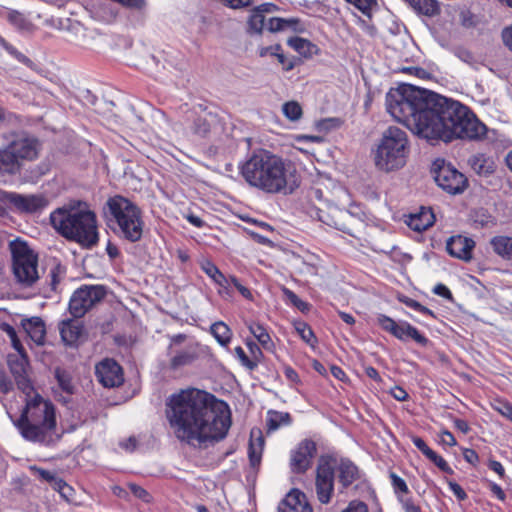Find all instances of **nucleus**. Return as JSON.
Masks as SVG:
<instances>
[{
    "label": "nucleus",
    "instance_id": "obj_1",
    "mask_svg": "<svg viewBox=\"0 0 512 512\" xmlns=\"http://www.w3.org/2000/svg\"><path fill=\"white\" fill-rule=\"evenodd\" d=\"M387 111L414 134L426 140H481L487 127L465 105L409 84L386 95Z\"/></svg>",
    "mask_w": 512,
    "mask_h": 512
},
{
    "label": "nucleus",
    "instance_id": "obj_2",
    "mask_svg": "<svg viewBox=\"0 0 512 512\" xmlns=\"http://www.w3.org/2000/svg\"><path fill=\"white\" fill-rule=\"evenodd\" d=\"M166 417L178 440L199 448L223 440L231 427L229 406L194 388L168 397Z\"/></svg>",
    "mask_w": 512,
    "mask_h": 512
},
{
    "label": "nucleus",
    "instance_id": "obj_3",
    "mask_svg": "<svg viewBox=\"0 0 512 512\" xmlns=\"http://www.w3.org/2000/svg\"><path fill=\"white\" fill-rule=\"evenodd\" d=\"M249 186L267 194H292L300 186L295 165L266 149L254 150L240 167Z\"/></svg>",
    "mask_w": 512,
    "mask_h": 512
},
{
    "label": "nucleus",
    "instance_id": "obj_4",
    "mask_svg": "<svg viewBox=\"0 0 512 512\" xmlns=\"http://www.w3.org/2000/svg\"><path fill=\"white\" fill-rule=\"evenodd\" d=\"M17 387L25 394V406L14 421L20 435L27 441L44 446L55 444L57 433L55 407L49 400L35 392L26 375L15 378Z\"/></svg>",
    "mask_w": 512,
    "mask_h": 512
},
{
    "label": "nucleus",
    "instance_id": "obj_5",
    "mask_svg": "<svg viewBox=\"0 0 512 512\" xmlns=\"http://www.w3.org/2000/svg\"><path fill=\"white\" fill-rule=\"evenodd\" d=\"M52 227L67 240L84 248H92L99 241L97 217L88 203L70 201L50 214Z\"/></svg>",
    "mask_w": 512,
    "mask_h": 512
},
{
    "label": "nucleus",
    "instance_id": "obj_6",
    "mask_svg": "<svg viewBox=\"0 0 512 512\" xmlns=\"http://www.w3.org/2000/svg\"><path fill=\"white\" fill-rule=\"evenodd\" d=\"M105 216L116 224L114 232L129 242L142 238L144 221L141 209L129 199L116 195L110 197L105 205Z\"/></svg>",
    "mask_w": 512,
    "mask_h": 512
},
{
    "label": "nucleus",
    "instance_id": "obj_7",
    "mask_svg": "<svg viewBox=\"0 0 512 512\" xmlns=\"http://www.w3.org/2000/svg\"><path fill=\"white\" fill-rule=\"evenodd\" d=\"M39 141L24 132L13 133L7 145L0 149V175H15L22 169L23 162L33 161L38 157Z\"/></svg>",
    "mask_w": 512,
    "mask_h": 512
},
{
    "label": "nucleus",
    "instance_id": "obj_8",
    "mask_svg": "<svg viewBox=\"0 0 512 512\" xmlns=\"http://www.w3.org/2000/svg\"><path fill=\"white\" fill-rule=\"evenodd\" d=\"M409 141L407 133L395 126L384 131L377 147L374 161L376 167L385 172L402 168L407 161Z\"/></svg>",
    "mask_w": 512,
    "mask_h": 512
},
{
    "label": "nucleus",
    "instance_id": "obj_9",
    "mask_svg": "<svg viewBox=\"0 0 512 512\" xmlns=\"http://www.w3.org/2000/svg\"><path fill=\"white\" fill-rule=\"evenodd\" d=\"M9 249L14 280L21 287H32L39 279L38 255L19 238L9 243Z\"/></svg>",
    "mask_w": 512,
    "mask_h": 512
},
{
    "label": "nucleus",
    "instance_id": "obj_10",
    "mask_svg": "<svg viewBox=\"0 0 512 512\" xmlns=\"http://www.w3.org/2000/svg\"><path fill=\"white\" fill-rule=\"evenodd\" d=\"M274 8H276L275 5L264 3L253 9L248 19V31L256 34H260L264 28L270 32L290 30L301 33L305 31V26L298 18L271 17L266 20L265 13H271Z\"/></svg>",
    "mask_w": 512,
    "mask_h": 512
},
{
    "label": "nucleus",
    "instance_id": "obj_11",
    "mask_svg": "<svg viewBox=\"0 0 512 512\" xmlns=\"http://www.w3.org/2000/svg\"><path fill=\"white\" fill-rule=\"evenodd\" d=\"M431 173L437 185L449 194H459L466 188V177L443 159L433 162Z\"/></svg>",
    "mask_w": 512,
    "mask_h": 512
},
{
    "label": "nucleus",
    "instance_id": "obj_12",
    "mask_svg": "<svg viewBox=\"0 0 512 512\" xmlns=\"http://www.w3.org/2000/svg\"><path fill=\"white\" fill-rule=\"evenodd\" d=\"M106 295L102 285H83L70 298L69 311L75 318H80L99 303Z\"/></svg>",
    "mask_w": 512,
    "mask_h": 512
},
{
    "label": "nucleus",
    "instance_id": "obj_13",
    "mask_svg": "<svg viewBox=\"0 0 512 512\" xmlns=\"http://www.w3.org/2000/svg\"><path fill=\"white\" fill-rule=\"evenodd\" d=\"M335 466L332 459L321 457L316 468L315 487L318 500L327 504L334 491Z\"/></svg>",
    "mask_w": 512,
    "mask_h": 512
},
{
    "label": "nucleus",
    "instance_id": "obj_14",
    "mask_svg": "<svg viewBox=\"0 0 512 512\" xmlns=\"http://www.w3.org/2000/svg\"><path fill=\"white\" fill-rule=\"evenodd\" d=\"M377 323L384 331L392 334L395 338L401 341L413 339L416 343L422 346H425L428 343V339L421 334L417 328L406 321L396 322L384 314H379L377 317Z\"/></svg>",
    "mask_w": 512,
    "mask_h": 512
},
{
    "label": "nucleus",
    "instance_id": "obj_15",
    "mask_svg": "<svg viewBox=\"0 0 512 512\" xmlns=\"http://www.w3.org/2000/svg\"><path fill=\"white\" fill-rule=\"evenodd\" d=\"M317 452L316 443L305 439L301 441L290 454V467L294 473L306 472Z\"/></svg>",
    "mask_w": 512,
    "mask_h": 512
},
{
    "label": "nucleus",
    "instance_id": "obj_16",
    "mask_svg": "<svg viewBox=\"0 0 512 512\" xmlns=\"http://www.w3.org/2000/svg\"><path fill=\"white\" fill-rule=\"evenodd\" d=\"M98 381L107 388L118 387L124 382L123 370L113 359H104L96 365Z\"/></svg>",
    "mask_w": 512,
    "mask_h": 512
},
{
    "label": "nucleus",
    "instance_id": "obj_17",
    "mask_svg": "<svg viewBox=\"0 0 512 512\" xmlns=\"http://www.w3.org/2000/svg\"><path fill=\"white\" fill-rule=\"evenodd\" d=\"M475 242L471 238L461 235L452 236L446 243L447 252L458 259L470 261Z\"/></svg>",
    "mask_w": 512,
    "mask_h": 512
},
{
    "label": "nucleus",
    "instance_id": "obj_18",
    "mask_svg": "<svg viewBox=\"0 0 512 512\" xmlns=\"http://www.w3.org/2000/svg\"><path fill=\"white\" fill-rule=\"evenodd\" d=\"M278 512H313L306 495L300 490H291L280 502Z\"/></svg>",
    "mask_w": 512,
    "mask_h": 512
},
{
    "label": "nucleus",
    "instance_id": "obj_19",
    "mask_svg": "<svg viewBox=\"0 0 512 512\" xmlns=\"http://www.w3.org/2000/svg\"><path fill=\"white\" fill-rule=\"evenodd\" d=\"M19 212L34 213L47 206V200L42 195H22L14 192L13 205Z\"/></svg>",
    "mask_w": 512,
    "mask_h": 512
},
{
    "label": "nucleus",
    "instance_id": "obj_20",
    "mask_svg": "<svg viewBox=\"0 0 512 512\" xmlns=\"http://www.w3.org/2000/svg\"><path fill=\"white\" fill-rule=\"evenodd\" d=\"M468 164L471 169L480 177H489L497 168L495 160L485 154H475L469 157Z\"/></svg>",
    "mask_w": 512,
    "mask_h": 512
},
{
    "label": "nucleus",
    "instance_id": "obj_21",
    "mask_svg": "<svg viewBox=\"0 0 512 512\" xmlns=\"http://www.w3.org/2000/svg\"><path fill=\"white\" fill-rule=\"evenodd\" d=\"M22 326L30 338L37 344H43L46 335L45 324L39 317L23 320Z\"/></svg>",
    "mask_w": 512,
    "mask_h": 512
},
{
    "label": "nucleus",
    "instance_id": "obj_22",
    "mask_svg": "<svg viewBox=\"0 0 512 512\" xmlns=\"http://www.w3.org/2000/svg\"><path fill=\"white\" fill-rule=\"evenodd\" d=\"M434 223V215L430 209L422 208L420 213L411 214L407 221V225L414 231H423L432 226Z\"/></svg>",
    "mask_w": 512,
    "mask_h": 512
},
{
    "label": "nucleus",
    "instance_id": "obj_23",
    "mask_svg": "<svg viewBox=\"0 0 512 512\" xmlns=\"http://www.w3.org/2000/svg\"><path fill=\"white\" fill-rule=\"evenodd\" d=\"M339 482L343 488L350 486L358 479V468L350 460H341L337 467Z\"/></svg>",
    "mask_w": 512,
    "mask_h": 512
},
{
    "label": "nucleus",
    "instance_id": "obj_24",
    "mask_svg": "<svg viewBox=\"0 0 512 512\" xmlns=\"http://www.w3.org/2000/svg\"><path fill=\"white\" fill-rule=\"evenodd\" d=\"M217 119L214 115L209 114L205 117H198L192 125V131L195 135L201 138L208 137L215 129Z\"/></svg>",
    "mask_w": 512,
    "mask_h": 512
},
{
    "label": "nucleus",
    "instance_id": "obj_25",
    "mask_svg": "<svg viewBox=\"0 0 512 512\" xmlns=\"http://www.w3.org/2000/svg\"><path fill=\"white\" fill-rule=\"evenodd\" d=\"M197 358L195 350L191 347H187L176 351L170 359V367L173 370H178L182 367L192 364Z\"/></svg>",
    "mask_w": 512,
    "mask_h": 512
},
{
    "label": "nucleus",
    "instance_id": "obj_26",
    "mask_svg": "<svg viewBox=\"0 0 512 512\" xmlns=\"http://www.w3.org/2000/svg\"><path fill=\"white\" fill-rule=\"evenodd\" d=\"M62 340L67 345H73L77 342L82 334V327L73 320L63 321L60 327Z\"/></svg>",
    "mask_w": 512,
    "mask_h": 512
},
{
    "label": "nucleus",
    "instance_id": "obj_27",
    "mask_svg": "<svg viewBox=\"0 0 512 512\" xmlns=\"http://www.w3.org/2000/svg\"><path fill=\"white\" fill-rule=\"evenodd\" d=\"M490 244L498 256L506 260H512V237L495 236L491 239Z\"/></svg>",
    "mask_w": 512,
    "mask_h": 512
},
{
    "label": "nucleus",
    "instance_id": "obj_28",
    "mask_svg": "<svg viewBox=\"0 0 512 512\" xmlns=\"http://www.w3.org/2000/svg\"><path fill=\"white\" fill-rule=\"evenodd\" d=\"M418 14L428 17L436 16L440 13V6L437 0H405Z\"/></svg>",
    "mask_w": 512,
    "mask_h": 512
},
{
    "label": "nucleus",
    "instance_id": "obj_29",
    "mask_svg": "<svg viewBox=\"0 0 512 512\" xmlns=\"http://www.w3.org/2000/svg\"><path fill=\"white\" fill-rule=\"evenodd\" d=\"M250 333L257 339V341L260 343V345L267 351H273L274 350V343L268 334L266 328L256 322H250L247 325Z\"/></svg>",
    "mask_w": 512,
    "mask_h": 512
},
{
    "label": "nucleus",
    "instance_id": "obj_30",
    "mask_svg": "<svg viewBox=\"0 0 512 512\" xmlns=\"http://www.w3.org/2000/svg\"><path fill=\"white\" fill-rule=\"evenodd\" d=\"M291 416L287 412L269 410L267 412L266 424L268 432H273L283 426L291 424Z\"/></svg>",
    "mask_w": 512,
    "mask_h": 512
},
{
    "label": "nucleus",
    "instance_id": "obj_31",
    "mask_svg": "<svg viewBox=\"0 0 512 512\" xmlns=\"http://www.w3.org/2000/svg\"><path fill=\"white\" fill-rule=\"evenodd\" d=\"M8 21L22 33H32L35 29L34 24L22 13L12 10L8 12Z\"/></svg>",
    "mask_w": 512,
    "mask_h": 512
},
{
    "label": "nucleus",
    "instance_id": "obj_32",
    "mask_svg": "<svg viewBox=\"0 0 512 512\" xmlns=\"http://www.w3.org/2000/svg\"><path fill=\"white\" fill-rule=\"evenodd\" d=\"M210 332L221 346L228 347L233 334L227 324L222 321L215 322L211 325Z\"/></svg>",
    "mask_w": 512,
    "mask_h": 512
},
{
    "label": "nucleus",
    "instance_id": "obj_33",
    "mask_svg": "<svg viewBox=\"0 0 512 512\" xmlns=\"http://www.w3.org/2000/svg\"><path fill=\"white\" fill-rule=\"evenodd\" d=\"M287 44L304 57H310L317 52V46L304 38H289Z\"/></svg>",
    "mask_w": 512,
    "mask_h": 512
},
{
    "label": "nucleus",
    "instance_id": "obj_34",
    "mask_svg": "<svg viewBox=\"0 0 512 512\" xmlns=\"http://www.w3.org/2000/svg\"><path fill=\"white\" fill-rule=\"evenodd\" d=\"M55 378L57 383L62 391L67 394H73L75 390V386L72 381V377L69 372L64 369L56 368L55 369Z\"/></svg>",
    "mask_w": 512,
    "mask_h": 512
},
{
    "label": "nucleus",
    "instance_id": "obj_35",
    "mask_svg": "<svg viewBox=\"0 0 512 512\" xmlns=\"http://www.w3.org/2000/svg\"><path fill=\"white\" fill-rule=\"evenodd\" d=\"M282 112L291 121H298L303 114L302 107L296 101H288L283 104Z\"/></svg>",
    "mask_w": 512,
    "mask_h": 512
},
{
    "label": "nucleus",
    "instance_id": "obj_36",
    "mask_svg": "<svg viewBox=\"0 0 512 512\" xmlns=\"http://www.w3.org/2000/svg\"><path fill=\"white\" fill-rule=\"evenodd\" d=\"M29 470L31 474L37 479L49 483L52 487H54L55 482L58 480L56 475L48 470L42 469L37 466H30Z\"/></svg>",
    "mask_w": 512,
    "mask_h": 512
},
{
    "label": "nucleus",
    "instance_id": "obj_37",
    "mask_svg": "<svg viewBox=\"0 0 512 512\" xmlns=\"http://www.w3.org/2000/svg\"><path fill=\"white\" fill-rule=\"evenodd\" d=\"M26 364L27 363L24 357L13 358L10 356L8 358V365L10 371L15 378L26 375Z\"/></svg>",
    "mask_w": 512,
    "mask_h": 512
},
{
    "label": "nucleus",
    "instance_id": "obj_38",
    "mask_svg": "<svg viewBox=\"0 0 512 512\" xmlns=\"http://www.w3.org/2000/svg\"><path fill=\"white\" fill-rule=\"evenodd\" d=\"M295 328L303 341L312 347L315 346L317 340L310 326L306 323H298Z\"/></svg>",
    "mask_w": 512,
    "mask_h": 512
},
{
    "label": "nucleus",
    "instance_id": "obj_39",
    "mask_svg": "<svg viewBox=\"0 0 512 512\" xmlns=\"http://www.w3.org/2000/svg\"><path fill=\"white\" fill-rule=\"evenodd\" d=\"M254 436H255V431L252 430L251 431V439H250V443H249V449H248L249 459H250V463L252 466H256L260 463L262 451H263L262 449L257 448L256 442L254 441Z\"/></svg>",
    "mask_w": 512,
    "mask_h": 512
},
{
    "label": "nucleus",
    "instance_id": "obj_40",
    "mask_svg": "<svg viewBox=\"0 0 512 512\" xmlns=\"http://www.w3.org/2000/svg\"><path fill=\"white\" fill-rule=\"evenodd\" d=\"M459 22L466 29L474 28L478 25L479 19L469 10H462L459 13Z\"/></svg>",
    "mask_w": 512,
    "mask_h": 512
},
{
    "label": "nucleus",
    "instance_id": "obj_41",
    "mask_svg": "<svg viewBox=\"0 0 512 512\" xmlns=\"http://www.w3.org/2000/svg\"><path fill=\"white\" fill-rule=\"evenodd\" d=\"M491 405L495 411L512 421V405L509 402L501 399H495Z\"/></svg>",
    "mask_w": 512,
    "mask_h": 512
},
{
    "label": "nucleus",
    "instance_id": "obj_42",
    "mask_svg": "<svg viewBox=\"0 0 512 512\" xmlns=\"http://www.w3.org/2000/svg\"><path fill=\"white\" fill-rule=\"evenodd\" d=\"M0 328L10 338L13 348L17 350L19 353H21L23 351V346L17 337L16 330L7 323H2L0 325Z\"/></svg>",
    "mask_w": 512,
    "mask_h": 512
},
{
    "label": "nucleus",
    "instance_id": "obj_43",
    "mask_svg": "<svg viewBox=\"0 0 512 512\" xmlns=\"http://www.w3.org/2000/svg\"><path fill=\"white\" fill-rule=\"evenodd\" d=\"M65 275V268L60 265L56 264L54 265L49 272V278H50V286L52 290H56L57 285L60 283L61 279Z\"/></svg>",
    "mask_w": 512,
    "mask_h": 512
},
{
    "label": "nucleus",
    "instance_id": "obj_44",
    "mask_svg": "<svg viewBox=\"0 0 512 512\" xmlns=\"http://www.w3.org/2000/svg\"><path fill=\"white\" fill-rule=\"evenodd\" d=\"M472 220L476 227H488L494 224L493 217L483 210L475 211Z\"/></svg>",
    "mask_w": 512,
    "mask_h": 512
},
{
    "label": "nucleus",
    "instance_id": "obj_45",
    "mask_svg": "<svg viewBox=\"0 0 512 512\" xmlns=\"http://www.w3.org/2000/svg\"><path fill=\"white\" fill-rule=\"evenodd\" d=\"M426 457L432 461L441 471L446 473H452V469L448 465V463L445 461L444 458H442L440 455H438L435 451L432 449L428 452Z\"/></svg>",
    "mask_w": 512,
    "mask_h": 512
},
{
    "label": "nucleus",
    "instance_id": "obj_46",
    "mask_svg": "<svg viewBox=\"0 0 512 512\" xmlns=\"http://www.w3.org/2000/svg\"><path fill=\"white\" fill-rule=\"evenodd\" d=\"M70 31L74 32L75 37L71 38L70 41L79 46L85 45V29L78 22L70 25Z\"/></svg>",
    "mask_w": 512,
    "mask_h": 512
},
{
    "label": "nucleus",
    "instance_id": "obj_47",
    "mask_svg": "<svg viewBox=\"0 0 512 512\" xmlns=\"http://www.w3.org/2000/svg\"><path fill=\"white\" fill-rule=\"evenodd\" d=\"M284 294L287 297V299L300 311L304 312L309 309V304L300 299L293 291L289 289H284Z\"/></svg>",
    "mask_w": 512,
    "mask_h": 512
},
{
    "label": "nucleus",
    "instance_id": "obj_48",
    "mask_svg": "<svg viewBox=\"0 0 512 512\" xmlns=\"http://www.w3.org/2000/svg\"><path fill=\"white\" fill-rule=\"evenodd\" d=\"M246 345L251 354V357H249V358L252 362H254L255 369H256L258 364L261 363L263 360V353L261 351V348L256 343L250 342V341H247Z\"/></svg>",
    "mask_w": 512,
    "mask_h": 512
},
{
    "label": "nucleus",
    "instance_id": "obj_49",
    "mask_svg": "<svg viewBox=\"0 0 512 512\" xmlns=\"http://www.w3.org/2000/svg\"><path fill=\"white\" fill-rule=\"evenodd\" d=\"M234 354L238 358L242 366H244L250 371L255 370L254 362L250 360V358L246 355L245 351L241 346H237L234 348Z\"/></svg>",
    "mask_w": 512,
    "mask_h": 512
},
{
    "label": "nucleus",
    "instance_id": "obj_50",
    "mask_svg": "<svg viewBox=\"0 0 512 512\" xmlns=\"http://www.w3.org/2000/svg\"><path fill=\"white\" fill-rule=\"evenodd\" d=\"M401 302H403L407 307H410L413 310H416L422 314L434 316V313L429 308L423 306L414 299L404 297L403 299H401Z\"/></svg>",
    "mask_w": 512,
    "mask_h": 512
},
{
    "label": "nucleus",
    "instance_id": "obj_51",
    "mask_svg": "<svg viewBox=\"0 0 512 512\" xmlns=\"http://www.w3.org/2000/svg\"><path fill=\"white\" fill-rule=\"evenodd\" d=\"M202 270L215 282L222 279V272L211 262L206 261L202 264Z\"/></svg>",
    "mask_w": 512,
    "mask_h": 512
},
{
    "label": "nucleus",
    "instance_id": "obj_52",
    "mask_svg": "<svg viewBox=\"0 0 512 512\" xmlns=\"http://www.w3.org/2000/svg\"><path fill=\"white\" fill-rule=\"evenodd\" d=\"M129 489L135 497L141 499L142 501H144L146 503H149L152 499L149 492H147L144 488H142L141 486H139L137 484H129Z\"/></svg>",
    "mask_w": 512,
    "mask_h": 512
},
{
    "label": "nucleus",
    "instance_id": "obj_53",
    "mask_svg": "<svg viewBox=\"0 0 512 512\" xmlns=\"http://www.w3.org/2000/svg\"><path fill=\"white\" fill-rule=\"evenodd\" d=\"M14 192H8L0 189V215L6 213L7 205H13Z\"/></svg>",
    "mask_w": 512,
    "mask_h": 512
},
{
    "label": "nucleus",
    "instance_id": "obj_54",
    "mask_svg": "<svg viewBox=\"0 0 512 512\" xmlns=\"http://www.w3.org/2000/svg\"><path fill=\"white\" fill-rule=\"evenodd\" d=\"M56 491L60 493V495L65 498L66 500H69L71 494H72V487L69 486L66 482H64L62 479L58 478V480L55 482V485L53 487Z\"/></svg>",
    "mask_w": 512,
    "mask_h": 512
},
{
    "label": "nucleus",
    "instance_id": "obj_55",
    "mask_svg": "<svg viewBox=\"0 0 512 512\" xmlns=\"http://www.w3.org/2000/svg\"><path fill=\"white\" fill-rule=\"evenodd\" d=\"M390 478L392 481V486L396 493L401 492L407 494L409 492L406 482L401 477H399L395 473H391Z\"/></svg>",
    "mask_w": 512,
    "mask_h": 512
},
{
    "label": "nucleus",
    "instance_id": "obj_56",
    "mask_svg": "<svg viewBox=\"0 0 512 512\" xmlns=\"http://www.w3.org/2000/svg\"><path fill=\"white\" fill-rule=\"evenodd\" d=\"M454 54L457 58L465 63L472 64L475 61L472 52L464 47H457L454 51Z\"/></svg>",
    "mask_w": 512,
    "mask_h": 512
},
{
    "label": "nucleus",
    "instance_id": "obj_57",
    "mask_svg": "<svg viewBox=\"0 0 512 512\" xmlns=\"http://www.w3.org/2000/svg\"><path fill=\"white\" fill-rule=\"evenodd\" d=\"M215 283L220 287V289H219V293L220 294L223 295L225 293L228 296L231 295V291H230V286H231L230 276L226 277L222 273V279H217V281H215Z\"/></svg>",
    "mask_w": 512,
    "mask_h": 512
},
{
    "label": "nucleus",
    "instance_id": "obj_58",
    "mask_svg": "<svg viewBox=\"0 0 512 512\" xmlns=\"http://www.w3.org/2000/svg\"><path fill=\"white\" fill-rule=\"evenodd\" d=\"M230 282L231 285L234 286L244 298H251L250 290L243 286L235 276H230Z\"/></svg>",
    "mask_w": 512,
    "mask_h": 512
},
{
    "label": "nucleus",
    "instance_id": "obj_59",
    "mask_svg": "<svg viewBox=\"0 0 512 512\" xmlns=\"http://www.w3.org/2000/svg\"><path fill=\"white\" fill-rule=\"evenodd\" d=\"M12 388V382L3 372L0 371V393L7 394L12 390Z\"/></svg>",
    "mask_w": 512,
    "mask_h": 512
},
{
    "label": "nucleus",
    "instance_id": "obj_60",
    "mask_svg": "<svg viewBox=\"0 0 512 512\" xmlns=\"http://www.w3.org/2000/svg\"><path fill=\"white\" fill-rule=\"evenodd\" d=\"M283 373L291 383L297 384L300 382L298 373L291 366H284Z\"/></svg>",
    "mask_w": 512,
    "mask_h": 512
},
{
    "label": "nucleus",
    "instance_id": "obj_61",
    "mask_svg": "<svg viewBox=\"0 0 512 512\" xmlns=\"http://www.w3.org/2000/svg\"><path fill=\"white\" fill-rule=\"evenodd\" d=\"M450 490L453 492V494L459 499L464 500L467 497L466 492L463 490V488L456 482L450 481L448 483Z\"/></svg>",
    "mask_w": 512,
    "mask_h": 512
},
{
    "label": "nucleus",
    "instance_id": "obj_62",
    "mask_svg": "<svg viewBox=\"0 0 512 512\" xmlns=\"http://www.w3.org/2000/svg\"><path fill=\"white\" fill-rule=\"evenodd\" d=\"M433 292L438 295V296H441V297H444L446 299H452V293L451 291L448 289L447 286H445L444 284H437L434 289H433Z\"/></svg>",
    "mask_w": 512,
    "mask_h": 512
},
{
    "label": "nucleus",
    "instance_id": "obj_63",
    "mask_svg": "<svg viewBox=\"0 0 512 512\" xmlns=\"http://www.w3.org/2000/svg\"><path fill=\"white\" fill-rule=\"evenodd\" d=\"M342 512H368V509L363 502H351Z\"/></svg>",
    "mask_w": 512,
    "mask_h": 512
},
{
    "label": "nucleus",
    "instance_id": "obj_64",
    "mask_svg": "<svg viewBox=\"0 0 512 512\" xmlns=\"http://www.w3.org/2000/svg\"><path fill=\"white\" fill-rule=\"evenodd\" d=\"M502 38L504 44L508 47L510 51H512V25L503 30Z\"/></svg>",
    "mask_w": 512,
    "mask_h": 512
}]
</instances>
